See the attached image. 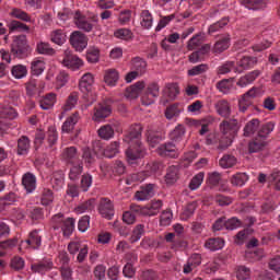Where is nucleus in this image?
<instances>
[{
    "label": "nucleus",
    "mask_w": 280,
    "mask_h": 280,
    "mask_svg": "<svg viewBox=\"0 0 280 280\" xmlns=\"http://www.w3.org/2000/svg\"><path fill=\"white\" fill-rule=\"evenodd\" d=\"M154 196V185L149 184L142 186L140 190L136 192L137 200H150Z\"/></svg>",
    "instance_id": "nucleus-24"
},
{
    "label": "nucleus",
    "mask_w": 280,
    "mask_h": 280,
    "mask_svg": "<svg viewBox=\"0 0 280 280\" xmlns=\"http://www.w3.org/2000/svg\"><path fill=\"white\" fill-rule=\"evenodd\" d=\"M265 125L266 124L261 125V122L257 118L249 120L243 129L244 137H253V135H256V133L258 136L259 131L261 130L262 126H265Z\"/></svg>",
    "instance_id": "nucleus-18"
},
{
    "label": "nucleus",
    "mask_w": 280,
    "mask_h": 280,
    "mask_svg": "<svg viewBox=\"0 0 280 280\" xmlns=\"http://www.w3.org/2000/svg\"><path fill=\"white\" fill-rule=\"evenodd\" d=\"M220 131L222 136L219 140L218 150H226L233 143V139L237 137V132H240V121L235 118L223 120L220 124Z\"/></svg>",
    "instance_id": "nucleus-2"
},
{
    "label": "nucleus",
    "mask_w": 280,
    "mask_h": 280,
    "mask_svg": "<svg viewBox=\"0 0 280 280\" xmlns=\"http://www.w3.org/2000/svg\"><path fill=\"white\" fill-rule=\"evenodd\" d=\"M51 40L56 45H65L67 40V35H65V32H62L61 30H57L51 34Z\"/></svg>",
    "instance_id": "nucleus-60"
},
{
    "label": "nucleus",
    "mask_w": 280,
    "mask_h": 280,
    "mask_svg": "<svg viewBox=\"0 0 280 280\" xmlns=\"http://www.w3.org/2000/svg\"><path fill=\"white\" fill-rule=\"evenodd\" d=\"M54 268V262L51 261H42L38 264L32 265V271L38 272L39 275H45L48 270Z\"/></svg>",
    "instance_id": "nucleus-36"
},
{
    "label": "nucleus",
    "mask_w": 280,
    "mask_h": 280,
    "mask_svg": "<svg viewBox=\"0 0 280 280\" xmlns=\"http://www.w3.org/2000/svg\"><path fill=\"white\" fill-rule=\"evenodd\" d=\"M43 244V236L38 230H33L30 232L27 240L22 241L20 244V250L25 248H33L34 250H38Z\"/></svg>",
    "instance_id": "nucleus-8"
},
{
    "label": "nucleus",
    "mask_w": 280,
    "mask_h": 280,
    "mask_svg": "<svg viewBox=\"0 0 280 280\" xmlns=\"http://www.w3.org/2000/svg\"><path fill=\"white\" fill-rule=\"evenodd\" d=\"M74 23L77 27L83 32H93V20L80 14V12L74 14Z\"/></svg>",
    "instance_id": "nucleus-16"
},
{
    "label": "nucleus",
    "mask_w": 280,
    "mask_h": 280,
    "mask_svg": "<svg viewBox=\"0 0 280 280\" xmlns=\"http://www.w3.org/2000/svg\"><path fill=\"white\" fill-rule=\"evenodd\" d=\"M257 65V58L256 57H243L240 61H237L236 69H241L242 71L246 69H253Z\"/></svg>",
    "instance_id": "nucleus-30"
},
{
    "label": "nucleus",
    "mask_w": 280,
    "mask_h": 280,
    "mask_svg": "<svg viewBox=\"0 0 280 280\" xmlns=\"http://www.w3.org/2000/svg\"><path fill=\"white\" fill-rule=\"evenodd\" d=\"M145 89V83L143 81H138L136 84L131 85L126 91V96L130 100H137L139 97V93Z\"/></svg>",
    "instance_id": "nucleus-26"
},
{
    "label": "nucleus",
    "mask_w": 280,
    "mask_h": 280,
    "mask_svg": "<svg viewBox=\"0 0 280 280\" xmlns=\"http://www.w3.org/2000/svg\"><path fill=\"white\" fill-rule=\"evenodd\" d=\"M163 207L161 199L152 200L148 206L141 207L139 205L131 203V211L140 213L141 215H158Z\"/></svg>",
    "instance_id": "nucleus-6"
},
{
    "label": "nucleus",
    "mask_w": 280,
    "mask_h": 280,
    "mask_svg": "<svg viewBox=\"0 0 280 280\" xmlns=\"http://www.w3.org/2000/svg\"><path fill=\"white\" fill-rule=\"evenodd\" d=\"M28 51L27 37L25 35L15 37L11 45V54H13L15 58H25Z\"/></svg>",
    "instance_id": "nucleus-7"
},
{
    "label": "nucleus",
    "mask_w": 280,
    "mask_h": 280,
    "mask_svg": "<svg viewBox=\"0 0 280 280\" xmlns=\"http://www.w3.org/2000/svg\"><path fill=\"white\" fill-rule=\"evenodd\" d=\"M166 185H174L178 180V166L172 165L166 170L165 174Z\"/></svg>",
    "instance_id": "nucleus-32"
},
{
    "label": "nucleus",
    "mask_w": 280,
    "mask_h": 280,
    "mask_svg": "<svg viewBox=\"0 0 280 280\" xmlns=\"http://www.w3.org/2000/svg\"><path fill=\"white\" fill-rule=\"evenodd\" d=\"M200 45H202V34L199 33L188 40L187 48L189 51H194V49H198Z\"/></svg>",
    "instance_id": "nucleus-54"
},
{
    "label": "nucleus",
    "mask_w": 280,
    "mask_h": 280,
    "mask_svg": "<svg viewBox=\"0 0 280 280\" xmlns=\"http://www.w3.org/2000/svg\"><path fill=\"white\" fill-rule=\"evenodd\" d=\"M226 25H229V18H223L210 25L208 32L209 34H215V32H220V30H223V27H226Z\"/></svg>",
    "instance_id": "nucleus-52"
},
{
    "label": "nucleus",
    "mask_w": 280,
    "mask_h": 280,
    "mask_svg": "<svg viewBox=\"0 0 280 280\" xmlns=\"http://www.w3.org/2000/svg\"><path fill=\"white\" fill-rule=\"evenodd\" d=\"M205 246L206 248H209V250H221V248H224V240L220 237L209 238Z\"/></svg>",
    "instance_id": "nucleus-40"
},
{
    "label": "nucleus",
    "mask_w": 280,
    "mask_h": 280,
    "mask_svg": "<svg viewBox=\"0 0 280 280\" xmlns=\"http://www.w3.org/2000/svg\"><path fill=\"white\" fill-rule=\"evenodd\" d=\"M231 71L234 73H242V69L235 66V61H226L218 68L219 75H226V73H231Z\"/></svg>",
    "instance_id": "nucleus-27"
},
{
    "label": "nucleus",
    "mask_w": 280,
    "mask_h": 280,
    "mask_svg": "<svg viewBox=\"0 0 280 280\" xmlns=\"http://www.w3.org/2000/svg\"><path fill=\"white\" fill-rule=\"evenodd\" d=\"M46 141L48 143V148H54L56 143H58V130L56 126H49L46 131Z\"/></svg>",
    "instance_id": "nucleus-31"
},
{
    "label": "nucleus",
    "mask_w": 280,
    "mask_h": 280,
    "mask_svg": "<svg viewBox=\"0 0 280 280\" xmlns=\"http://www.w3.org/2000/svg\"><path fill=\"white\" fill-rule=\"evenodd\" d=\"M198 207V203L196 201H192L188 203L182 213V220H189V218L192 217V214L196 212V209Z\"/></svg>",
    "instance_id": "nucleus-61"
},
{
    "label": "nucleus",
    "mask_w": 280,
    "mask_h": 280,
    "mask_svg": "<svg viewBox=\"0 0 280 280\" xmlns=\"http://www.w3.org/2000/svg\"><path fill=\"white\" fill-rule=\"evenodd\" d=\"M117 154H119V142L118 141L112 142L104 150V156H106V159H113V158L117 156Z\"/></svg>",
    "instance_id": "nucleus-44"
},
{
    "label": "nucleus",
    "mask_w": 280,
    "mask_h": 280,
    "mask_svg": "<svg viewBox=\"0 0 280 280\" xmlns=\"http://www.w3.org/2000/svg\"><path fill=\"white\" fill-rule=\"evenodd\" d=\"M141 125H133L130 127L129 132L125 136V143L129 144L126 151V158L130 165H135L141 156H143V147H141Z\"/></svg>",
    "instance_id": "nucleus-1"
},
{
    "label": "nucleus",
    "mask_w": 280,
    "mask_h": 280,
    "mask_svg": "<svg viewBox=\"0 0 280 280\" xmlns=\"http://www.w3.org/2000/svg\"><path fill=\"white\" fill-rule=\"evenodd\" d=\"M94 208H95V199H90L88 201L80 203L77 207L75 211L77 213H86V211H93Z\"/></svg>",
    "instance_id": "nucleus-53"
},
{
    "label": "nucleus",
    "mask_w": 280,
    "mask_h": 280,
    "mask_svg": "<svg viewBox=\"0 0 280 280\" xmlns=\"http://www.w3.org/2000/svg\"><path fill=\"white\" fill-rule=\"evenodd\" d=\"M70 43L75 51H84V49H86V46L89 45L86 35H84V33L80 31H75L71 34Z\"/></svg>",
    "instance_id": "nucleus-11"
},
{
    "label": "nucleus",
    "mask_w": 280,
    "mask_h": 280,
    "mask_svg": "<svg viewBox=\"0 0 280 280\" xmlns=\"http://www.w3.org/2000/svg\"><path fill=\"white\" fill-rule=\"evenodd\" d=\"M231 46V37L225 36L219 39L213 46L214 54H222V51H226V49Z\"/></svg>",
    "instance_id": "nucleus-34"
},
{
    "label": "nucleus",
    "mask_w": 280,
    "mask_h": 280,
    "mask_svg": "<svg viewBox=\"0 0 280 280\" xmlns=\"http://www.w3.org/2000/svg\"><path fill=\"white\" fill-rule=\"evenodd\" d=\"M78 121H80V114L77 112L71 116H69L66 119V121L62 124V127H61L62 132H67V133L71 132L73 128H75V124H78Z\"/></svg>",
    "instance_id": "nucleus-25"
},
{
    "label": "nucleus",
    "mask_w": 280,
    "mask_h": 280,
    "mask_svg": "<svg viewBox=\"0 0 280 280\" xmlns=\"http://www.w3.org/2000/svg\"><path fill=\"white\" fill-rule=\"evenodd\" d=\"M98 137L108 141L115 137V129L110 125H104L98 129Z\"/></svg>",
    "instance_id": "nucleus-35"
},
{
    "label": "nucleus",
    "mask_w": 280,
    "mask_h": 280,
    "mask_svg": "<svg viewBox=\"0 0 280 280\" xmlns=\"http://www.w3.org/2000/svg\"><path fill=\"white\" fill-rule=\"evenodd\" d=\"M36 51L42 54L43 56H54L56 54V50L51 48L49 43L45 42L37 43Z\"/></svg>",
    "instance_id": "nucleus-43"
},
{
    "label": "nucleus",
    "mask_w": 280,
    "mask_h": 280,
    "mask_svg": "<svg viewBox=\"0 0 280 280\" xmlns=\"http://www.w3.org/2000/svg\"><path fill=\"white\" fill-rule=\"evenodd\" d=\"M170 137L173 141H175V143L183 141L185 137V126L178 125L177 127H175V129L171 132Z\"/></svg>",
    "instance_id": "nucleus-49"
},
{
    "label": "nucleus",
    "mask_w": 280,
    "mask_h": 280,
    "mask_svg": "<svg viewBox=\"0 0 280 280\" xmlns=\"http://www.w3.org/2000/svg\"><path fill=\"white\" fill-rule=\"evenodd\" d=\"M147 67L148 63L145 62V60H143V58L135 57L133 59H131L132 71L140 73V75H143V73H145Z\"/></svg>",
    "instance_id": "nucleus-29"
},
{
    "label": "nucleus",
    "mask_w": 280,
    "mask_h": 280,
    "mask_svg": "<svg viewBox=\"0 0 280 280\" xmlns=\"http://www.w3.org/2000/svg\"><path fill=\"white\" fill-rule=\"evenodd\" d=\"M31 71L33 75H40L45 71V61L35 59L31 63Z\"/></svg>",
    "instance_id": "nucleus-50"
},
{
    "label": "nucleus",
    "mask_w": 280,
    "mask_h": 280,
    "mask_svg": "<svg viewBox=\"0 0 280 280\" xmlns=\"http://www.w3.org/2000/svg\"><path fill=\"white\" fill-rule=\"evenodd\" d=\"M22 186L26 194H34V191H36V175L31 172L25 173L22 176Z\"/></svg>",
    "instance_id": "nucleus-17"
},
{
    "label": "nucleus",
    "mask_w": 280,
    "mask_h": 280,
    "mask_svg": "<svg viewBox=\"0 0 280 280\" xmlns=\"http://www.w3.org/2000/svg\"><path fill=\"white\" fill-rule=\"evenodd\" d=\"M156 152L160 156H170L171 159L178 156V148L172 141L160 144Z\"/></svg>",
    "instance_id": "nucleus-13"
},
{
    "label": "nucleus",
    "mask_w": 280,
    "mask_h": 280,
    "mask_svg": "<svg viewBox=\"0 0 280 280\" xmlns=\"http://www.w3.org/2000/svg\"><path fill=\"white\" fill-rule=\"evenodd\" d=\"M114 36L120 38V40H130L132 38V31L129 28H118L114 32Z\"/></svg>",
    "instance_id": "nucleus-57"
},
{
    "label": "nucleus",
    "mask_w": 280,
    "mask_h": 280,
    "mask_svg": "<svg viewBox=\"0 0 280 280\" xmlns=\"http://www.w3.org/2000/svg\"><path fill=\"white\" fill-rule=\"evenodd\" d=\"M248 180V175L246 173H236L231 177V184L234 187H244Z\"/></svg>",
    "instance_id": "nucleus-42"
},
{
    "label": "nucleus",
    "mask_w": 280,
    "mask_h": 280,
    "mask_svg": "<svg viewBox=\"0 0 280 280\" xmlns=\"http://www.w3.org/2000/svg\"><path fill=\"white\" fill-rule=\"evenodd\" d=\"M217 89L218 91H220V93H229V91H231V89H233V81L229 80V79H224L222 81H219L217 83Z\"/></svg>",
    "instance_id": "nucleus-59"
},
{
    "label": "nucleus",
    "mask_w": 280,
    "mask_h": 280,
    "mask_svg": "<svg viewBox=\"0 0 280 280\" xmlns=\"http://www.w3.org/2000/svg\"><path fill=\"white\" fill-rule=\"evenodd\" d=\"M98 213L106 220H113L115 215V206L108 198H102L98 205Z\"/></svg>",
    "instance_id": "nucleus-12"
},
{
    "label": "nucleus",
    "mask_w": 280,
    "mask_h": 280,
    "mask_svg": "<svg viewBox=\"0 0 280 280\" xmlns=\"http://www.w3.org/2000/svg\"><path fill=\"white\" fill-rule=\"evenodd\" d=\"M61 65L67 69H71V71H78L84 65V61L78 55H73L71 50H65Z\"/></svg>",
    "instance_id": "nucleus-9"
},
{
    "label": "nucleus",
    "mask_w": 280,
    "mask_h": 280,
    "mask_svg": "<svg viewBox=\"0 0 280 280\" xmlns=\"http://www.w3.org/2000/svg\"><path fill=\"white\" fill-rule=\"evenodd\" d=\"M150 176V173L145 171L133 173L127 178V185H131L132 183H143Z\"/></svg>",
    "instance_id": "nucleus-48"
},
{
    "label": "nucleus",
    "mask_w": 280,
    "mask_h": 280,
    "mask_svg": "<svg viewBox=\"0 0 280 280\" xmlns=\"http://www.w3.org/2000/svg\"><path fill=\"white\" fill-rule=\"evenodd\" d=\"M141 26L144 30H151L152 28V23H154V19L152 18V13L148 10H143L141 12Z\"/></svg>",
    "instance_id": "nucleus-41"
},
{
    "label": "nucleus",
    "mask_w": 280,
    "mask_h": 280,
    "mask_svg": "<svg viewBox=\"0 0 280 280\" xmlns=\"http://www.w3.org/2000/svg\"><path fill=\"white\" fill-rule=\"evenodd\" d=\"M104 82L107 83L108 86H115V84L119 82V72L116 69L105 70Z\"/></svg>",
    "instance_id": "nucleus-28"
},
{
    "label": "nucleus",
    "mask_w": 280,
    "mask_h": 280,
    "mask_svg": "<svg viewBox=\"0 0 280 280\" xmlns=\"http://www.w3.org/2000/svg\"><path fill=\"white\" fill-rule=\"evenodd\" d=\"M236 279L238 280H247L250 279V269L246 266H238L236 268Z\"/></svg>",
    "instance_id": "nucleus-63"
},
{
    "label": "nucleus",
    "mask_w": 280,
    "mask_h": 280,
    "mask_svg": "<svg viewBox=\"0 0 280 280\" xmlns=\"http://www.w3.org/2000/svg\"><path fill=\"white\" fill-rule=\"evenodd\" d=\"M10 14L14 19H19L20 21H25L26 23H30L32 21V19L30 18V14H27V12H25L21 9H12Z\"/></svg>",
    "instance_id": "nucleus-58"
},
{
    "label": "nucleus",
    "mask_w": 280,
    "mask_h": 280,
    "mask_svg": "<svg viewBox=\"0 0 280 280\" xmlns=\"http://www.w3.org/2000/svg\"><path fill=\"white\" fill-rule=\"evenodd\" d=\"M272 130H275V122H267L261 127L258 135L248 143L249 154H257V152L266 150V145H268V135H270Z\"/></svg>",
    "instance_id": "nucleus-3"
},
{
    "label": "nucleus",
    "mask_w": 280,
    "mask_h": 280,
    "mask_svg": "<svg viewBox=\"0 0 280 280\" xmlns=\"http://www.w3.org/2000/svg\"><path fill=\"white\" fill-rule=\"evenodd\" d=\"M236 163L237 159L231 154L223 155L219 161V165L223 170H229L230 167H233Z\"/></svg>",
    "instance_id": "nucleus-38"
},
{
    "label": "nucleus",
    "mask_w": 280,
    "mask_h": 280,
    "mask_svg": "<svg viewBox=\"0 0 280 280\" xmlns=\"http://www.w3.org/2000/svg\"><path fill=\"white\" fill-rule=\"evenodd\" d=\"M211 51V45L205 44L199 50H196L189 55V61L192 63L202 62L205 56Z\"/></svg>",
    "instance_id": "nucleus-20"
},
{
    "label": "nucleus",
    "mask_w": 280,
    "mask_h": 280,
    "mask_svg": "<svg viewBox=\"0 0 280 280\" xmlns=\"http://www.w3.org/2000/svg\"><path fill=\"white\" fill-rule=\"evenodd\" d=\"M156 97H159V84L151 83L143 92L141 96V102L143 106H150L151 104H154Z\"/></svg>",
    "instance_id": "nucleus-10"
},
{
    "label": "nucleus",
    "mask_w": 280,
    "mask_h": 280,
    "mask_svg": "<svg viewBox=\"0 0 280 280\" xmlns=\"http://www.w3.org/2000/svg\"><path fill=\"white\" fill-rule=\"evenodd\" d=\"M144 234H145V225L143 224L136 225L130 236L131 244L139 242V240H141V237H143Z\"/></svg>",
    "instance_id": "nucleus-45"
},
{
    "label": "nucleus",
    "mask_w": 280,
    "mask_h": 280,
    "mask_svg": "<svg viewBox=\"0 0 280 280\" xmlns=\"http://www.w3.org/2000/svg\"><path fill=\"white\" fill-rule=\"evenodd\" d=\"M31 141L30 138L26 136H21L18 139V154L19 156H25L30 154V148H31Z\"/></svg>",
    "instance_id": "nucleus-23"
},
{
    "label": "nucleus",
    "mask_w": 280,
    "mask_h": 280,
    "mask_svg": "<svg viewBox=\"0 0 280 280\" xmlns=\"http://www.w3.org/2000/svg\"><path fill=\"white\" fill-rule=\"evenodd\" d=\"M261 75V72L259 70H254L244 77H241L240 80L237 81V86H241V89H245V86H248V84H253L257 78Z\"/></svg>",
    "instance_id": "nucleus-21"
},
{
    "label": "nucleus",
    "mask_w": 280,
    "mask_h": 280,
    "mask_svg": "<svg viewBox=\"0 0 280 280\" xmlns=\"http://www.w3.org/2000/svg\"><path fill=\"white\" fill-rule=\"evenodd\" d=\"M0 117L3 119H16L19 117V113L11 106H3L0 108Z\"/></svg>",
    "instance_id": "nucleus-47"
},
{
    "label": "nucleus",
    "mask_w": 280,
    "mask_h": 280,
    "mask_svg": "<svg viewBox=\"0 0 280 280\" xmlns=\"http://www.w3.org/2000/svg\"><path fill=\"white\" fill-rule=\"evenodd\" d=\"M272 45V42L262 37H259V42L253 46L254 51H264Z\"/></svg>",
    "instance_id": "nucleus-64"
},
{
    "label": "nucleus",
    "mask_w": 280,
    "mask_h": 280,
    "mask_svg": "<svg viewBox=\"0 0 280 280\" xmlns=\"http://www.w3.org/2000/svg\"><path fill=\"white\" fill-rule=\"evenodd\" d=\"M242 5L247 10H264L266 2L264 0H241Z\"/></svg>",
    "instance_id": "nucleus-33"
},
{
    "label": "nucleus",
    "mask_w": 280,
    "mask_h": 280,
    "mask_svg": "<svg viewBox=\"0 0 280 280\" xmlns=\"http://www.w3.org/2000/svg\"><path fill=\"white\" fill-rule=\"evenodd\" d=\"M94 83L95 78L91 72L84 73L79 81V89L81 93H84L83 100L85 102L82 105V110L89 108V106H93V103L95 102V94L91 92V89H93Z\"/></svg>",
    "instance_id": "nucleus-4"
},
{
    "label": "nucleus",
    "mask_w": 280,
    "mask_h": 280,
    "mask_svg": "<svg viewBox=\"0 0 280 280\" xmlns=\"http://www.w3.org/2000/svg\"><path fill=\"white\" fill-rule=\"evenodd\" d=\"M259 93V89L252 88L247 91L242 98L238 101V109L241 113H246L248 107L253 104V97H255Z\"/></svg>",
    "instance_id": "nucleus-14"
},
{
    "label": "nucleus",
    "mask_w": 280,
    "mask_h": 280,
    "mask_svg": "<svg viewBox=\"0 0 280 280\" xmlns=\"http://www.w3.org/2000/svg\"><path fill=\"white\" fill-rule=\"evenodd\" d=\"M203 180H205V173H198L191 178L189 183V189H191V191H196V189H198L200 185H202Z\"/></svg>",
    "instance_id": "nucleus-55"
},
{
    "label": "nucleus",
    "mask_w": 280,
    "mask_h": 280,
    "mask_svg": "<svg viewBox=\"0 0 280 280\" xmlns=\"http://www.w3.org/2000/svg\"><path fill=\"white\" fill-rule=\"evenodd\" d=\"M52 229L58 231L61 229L63 237H71L73 229H75V220L72 218L65 219V214H55L51 219Z\"/></svg>",
    "instance_id": "nucleus-5"
},
{
    "label": "nucleus",
    "mask_w": 280,
    "mask_h": 280,
    "mask_svg": "<svg viewBox=\"0 0 280 280\" xmlns=\"http://www.w3.org/2000/svg\"><path fill=\"white\" fill-rule=\"evenodd\" d=\"M11 73L16 80H23V78L27 75V67L23 65L13 66L11 69Z\"/></svg>",
    "instance_id": "nucleus-46"
},
{
    "label": "nucleus",
    "mask_w": 280,
    "mask_h": 280,
    "mask_svg": "<svg viewBox=\"0 0 280 280\" xmlns=\"http://www.w3.org/2000/svg\"><path fill=\"white\" fill-rule=\"evenodd\" d=\"M110 113H113L110 105H108L106 103H100L94 108V121H100L101 119H106V117L110 116Z\"/></svg>",
    "instance_id": "nucleus-19"
},
{
    "label": "nucleus",
    "mask_w": 280,
    "mask_h": 280,
    "mask_svg": "<svg viewBox=\"0 0 280 280\" xmlns=\"http://www.w3.org/2000/svg\"><path fill=\"white\" fill-rule=\"evenodd\" d=\"M71 168L69 172V178L70 180H78L80 178V174H82L84 170V165L82 162H78L75 164H70Z\"/></svg>",
    "instance_id": "nucleus-39"
},
{
    "label": "nucleus",
    "mask_w": 280,
    "mask_h": 280,
    "mask_svg": "<svg viewBox=\"0 0 280 280\" xmlns=\"http://www.w3.org/2000/svg\"><path fill=\"white\" fill-rule=\"evenodd\" d=\"M214 108L220 115V117H224L225 119H229L231 117V104L226 100H221L215 103Z\"/></svg>",
    "instance_id": "nucleus-22"
},
{
    "label": "nucleus",
    "mask_w": 280,
    "mask_h": 280,
    "mask_svg": "<svg viewBox=\"0 0 280 280\" xmlns=\"http://www.w3.org/2000/svg\"><path fill=\"white\" fill-rule=\"evenodd\" d=\"M78 93L72 92L69 96L68 100L63 106V110H72V108H75V104H78Z\"/></svg>",
    "instance_id": "nucleus-62"
},
{
    "label": "nucleus",
    "mask_w": 280,
    "mask_h": 280,
    "mask_svg": "<svg viewBox=\"0 0 280 280\" xmlns=\"http://www.w3.org/2000/svg\"><path fill=\"white\" fill-rule=\"evenodd\" d=\"M180 115V105L179 104H173L168 106L165 110V117L166 119H174V117H178Z\"/></svg>",
    "instance_id": "nucleus-56"
},
{
    "label": "nucleus",
    "mask_w": 280,
    "mask_h": 280,
    "mask_svg": "<svg viewBox=\"0 0 280 280\" xmlns=\"http://www.w3.org/2000/svg\"><path fill=\"white\" fill-rule=\"evenodd\" d=\"M51 202H54V191H51V189L44 188L42 191L40 203L44 207H49Z\"/></svg>",
    "instance_id": "nucleus-51"
},
{
    "label": "nucleus",
    "mask_w": 280,
    "mask_h": 280,
    "mask_svg": "<svg viewBox=\"0 0 280 280\" xmlns=\"http://www.w3.org/2000/svg\"><path fill=\"white\" fill-rule=\"evenodd\" d=\"M62 159L68 163V165H75V163H81L80 152H78V148L68 147L62 151Z\"/></svg>",
    "instance_id": "nucleus-15"
},
{
    "label": "nucleus",
    "mask_w": 280,
    "mask_h": 280,
    "mask_svg": "<svg viewBox=\"0 0 280 280\" xmlns=\"http://www.w3.org/2000/svg\"><path fill=\"white\" fill-rule=\"evenodd\" d=\"M54 104H56L55 93H49L46 95V97L39 101V106L43 110H49V108H52Z\"/></svg>",
    "instance_id": "nucleus-37"
}]
</instances>
